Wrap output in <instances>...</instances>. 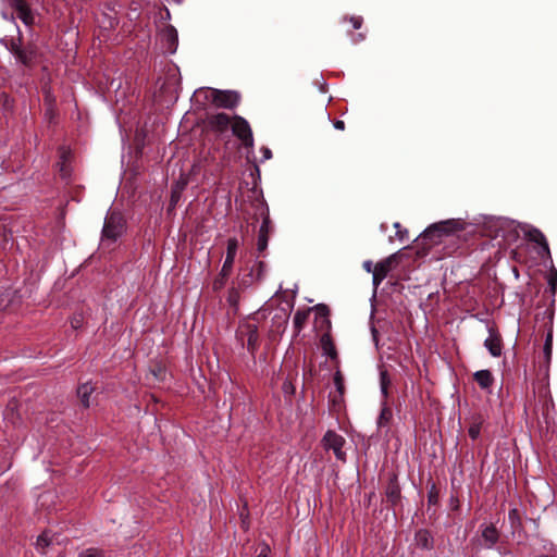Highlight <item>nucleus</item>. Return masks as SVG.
Wrapping results in <instances>:
<instances>
[{
    "label": "nucleus",
    "mask_w": 557,
    "mask_h": 557,
    "mask_svg": "<svg viewBox=\"0 0 557 557\" xmlns=\"http://www.w3.org/2000/svg\"><path fill=\"white\" fill-rule=\"evenodd\" d=\"M311 310L315 311V319L323 320V323H326V331L331 330V320H330V308L325 304H318Z\"/></svg>",
    "instance_id": "obj_26"
},
{
    "label": "nucleus",
    "mask_w": 557,
    "mask_h": 557,
    "mask_svg": "<svg viewBox=\"0 0 557 557\" xmlns=\"http://www.w3.org/2000/svg\"><path fill=\"white\" fill-rule=\"evenodd\" d=\"M376 334H377V331L375 329H372V335H373L374 339H376Z\"/></svg>",
    "instance_id": "obj_55"
},
{
    "label": "nucleus",
    "mask_w": 557,
    "mask_h": 557,
    "mask_svg": "<svg viewBox=\"0 0 557 557\" xmlns=\"http://www.w3.org/2000/svg\"><path fill=\"white\" fill-rule=\"evenodd\" d=\"M240 299L239 290L235 287L228 289L227 302L231 307L237 308Z\"/></svg>",
    "instance_id": "obj_34"
},
{
    "label": "nucleus",
    "mask_w": 557,
    "mask_h": 557,
    "mask_svg": "<svg viewBox=\"0 0 557 557\" xmlns=\"http://www.w3.org/2000/svg\"><path fill=\"white\" fill-rule=\"evenodd\" d=\"M552 350H553V330L552 327L548 330L544 343L543 352L546 359V362L550 361L552 358Z\"/></svg>",
    "instance_id": "obj_33"
},
{
    "label": "nucleus",
    "mask_w": 557,
    "mask_h": 557,
    "mask_svg": "<svg viewBox=\"0 0 557 557\" xmlns=\"http://www.w3.org/2000/svg\"><path fill=\"white\" fill-rule=\"evenodd\" d=\"M17 17L25 24L32 25L34 16L24 0H17L15 4Z\"/></svg>",
    "instance_id": "obj_19"
},
{
    "label": "nucleus",
    "mask_w": 557,
    "mask_h": 557,
    "mask_svg": "<svg viewBox=\"0 0 557 557\" xmlns=\"http://www.w3.org/2000/svg\"><path fill=\"white\" fill-rule=\"evenodd\" d=\"M469 225V223L461 219H449L433 223L416 239L417 246L423 250H429L433 246L441 244L445 237L466 231Z\"/></svg>",
    "instance_id": "obj_1"
},
{
    "label": "nucleus",
    "mask_w": 557,
    "mask_h": 557,
    "mask_svg": "<svg viewBox=\"0 0 557 557\" xmlns=\"http://www.w3.org/2000/svg\"><path fill=\"white\" fill-rule=\"evenodd\" d=\"M385 497L386 502L391 504V506L395 507L400 503L401 499V493H400V486L398 483V474L393 472L389 475L387 485L385 487Z\"/></svg>",
    "instance_id": "obj_8"
},
{
    "label": "nucleus",
    "mask_w": 557,
    "mask_h": 557,
    "mask_svg": "<svg viewBox=\"0 0 557 557\" xmlns=\"http://www.w3.org/2000/svg\"><path fill=\"white\" fill-rule=\"evenodd\" d=\"M78 323H79V320L74 319V320L72 321V326L76 329V327H77V325H78Z\"/></svg>",
    "instance_id": "obj_53"
},
{
    "label": "nucleus",
    "mask_w": 557,
    "mask_h": 557,
    "mask_svg": "<svg viewBox=\"0 0 557 557\" xmlns=\"http://www.w3.org/2000/svg\"><path fill=\"white\" fill-rule=\"evenodd\" d=\"M320 329H324L326 331V323H323V320L320 322Z\"/></svg>",
    "instance_id": "obj_54"
},
{
    "label": "nucleus",
    "mask_w": 557,
    "mask_h": 557,
    "mask_svg": "<svg viewBox=\"0 0 557 557\" xmlns=\"http://www.w3.org/2000/svg\"><path fill=\"white\" fill-rule=\"evenodd\" d=\"M320 346L323 354L326 355L331 360L335 361L337 368L339 363L338 354L330 331H326L324 334H322L320 338Z\"/></svg>",
    "instance_id": "obj_12"
},
{
    "label": "nucleus",
    "mask_w": 557,
    "mask_h": 557,
    "mask_svg": "<svg viewBox=\"0 0 557 557\" xmlns=\"http://www.w3.org/2000/svg\"><path fill=\"white\" fill-rule=\"evenodd\" d=\"M493 223V225L497 228H503L507 223L508 221L505 220V219H502V218H498V219H495L493 221H491Z\"/></svg>",
    "instance_id": "obj_47"
},
{
    "label": "nucleus",
    "mask_w": 557,
    "mask_h": 557,
    "mask_svg": "<svg viewBox=\"0 0 557 557\" xmlns=\"http://www.w3.org/2000/svg\"><path fill=\"white\" fill-rule=\"evenodd\" d=\"M163 40L166 44L169 52L174 53L178 44L177 30L173 26H168L163 32Z\"/></svg>",
    "instance_id": "obj_18"
},
{
    "label": "nucleus",
    "mask_w": 557,
    "mask_h": 557,
    "mask_svg": "<svg viewBox=\"0 0 557 557\" xmlns=\"http://www.w3.org/2000/svg\"><path fill=\"white\" fill-rule=\"evenodd\" d=\"M210 128L218 133L225 132L231 123V117L226 113H216L208 119Z\"/></svg>",
    "instance_id": "obj_14"
},
{
    "label": "nucleus",
    "mask_w": 557,
    "mask_h": 557,
    "mask_svg": "<svg viewBox=\"0 0 557 557\" xmlns=\"http://www.w3.org/2000/svg\"><path fill=\"white\" fill-rule=\"evenodd\" d=\"M236 336L242 342L244 341V338H247V350L251 355H255L260 345L258 325L249 321L242 322L236 332Z\"/></svg>",
    "instance_id": "obj_4"
},
{
    "label": "nucleus",
    "mask_w": 557,
    "mask_h": 557,
    "mask_svg": "<svg viewBox=\"0 0 557 557\" xmlns=\"http://www.w3.org/2000/svg\"><path fill=\"white\" fill-rule=\"evenodd\" d=\"M231 126L233 135L236 136L245 147H253L252 131L249 123L244 117L239 115L234 116Z\"/></svg>",
    "instance_id": "obj_5"
},
{
    "label": "nucleus",
    "mask_w": 557,
    "mask_h": 557,
    "mask_svg": "<svg viewBox=\"0 0 557 557\" xmlns=\"http://www.w3.org/2000/svg\"><path fill=\"white\" fill-rule=\"evenodd\" d=\"M364 38H366V36L363 34L359 33L357 35H354L352 41L357 44V42L362 41Z\"/></svg>",
    "instance_id": "obj_51"
},
{
    "label": "nucleus",
    "mask_w": 557,
    "mask_h": 557,
    "mask_svg": "<svg viewBox=\"0 0 557 557\" xmlns=\"http://www.w3.org/2000/svg\"><path fill=\"white\" fill-rule=\"evenodd\" d=\"M333 382L335 385V393L344 394L345 395V383H344V376L339 368H336V371L334 372Z\"/></svg>",
    "instance_id": "obj_32"
},
{
    "label": "nucleus",
    "mask_w": 557,
    "mask_h": 557,
    "mask_svg": "<svg viewBox=\"0 0 557 557\" xmlns=\"http://www.w3.org/2000/svg\"><path fill=\"white\" fill-rule=\"evenodd\" d=\"M9 49H10V51H11L14 55H16V54H17V52H18V50L23 49V47L21 46L20 41H18V42H16V41L12 40V42H11V45H10V48H9Z\"/></svg>",
    "instance_id": "obj_46"
},
{
    "label": "nucleus",
    "mask_w": 557,
    "mask_h": 557,
    "mask_svg": "<svg viewBox=\"0 0 557 557\" xmlns=\"http://www.w3.org/2000/svg\"><path fill=\"white\" fill-rule=\"evenodd\" d=\"M239 247V242L236 237H231L227 239V247H226V257L224 260V263L222 265V269L232 272L233 265L235 261V257L237 253V249Z\"/></svg>",
    "instance_id": "obj_15"
},
{
    "label": "nucleus",
    "mask_w": 557,
    "mask_h": 557,
    "mask_svg": "<svg viewBox=\"0 0 557 557\" xmlns=\"http://www.w3.org/2000/svg\"><path fill=\"white\" fill-rule=\"evenodd\" d=\"M525 238L532 243H535L540 246V251L539 253L544 256V255H547V256H550V250H549V246H548V242L545 237V235L543 234V232L536 227H530L527 232H525Z\"/></svg>",
    "instance_id": "obj_9"
},
{
    "label": "nucleus",
    "mask_w": 557,
    "mask_h": 557,
    "mask_svg": "<svg viewBox=\"0 0 557 557\" xmlns=\"http://www.w3.org/2000/svg\"><path fill=\"white\" fill-rule=\"evenodd\" d=\"M51 544V537L49 536V532L48 531H44L38 537H37V541H36V547L38 549H45L46 547H48L49 545Z\"/></svg>",
    "instance_id": "obj_35"
},
{
    "label": "nucleus",
    "mask_w": 557,
    "mask_h": 557,
    "mask_svg": "<svg viewBox=\"0 0 557 557\" xmlns=\"http://www.w3.org/2000/svg\"><path fill=\"white\" fill-rule=\"evenodd\" d=\"M231 273L232 272H230V271L221 269L220 273L218 274V276L214 278V281L212 283V289L214 292L221 290L225 286V284L227 282V278L231 275Z\"/></svg>",
    "instance_id": "obj_28"
},
{
    "label": "nucleus",
    "mask_w": 557,
    "mask_h": 557,
    "mask_svg": "<svg viewBox=\"0 0 557 557\" xmlns=\"http://www.w3.org/2000/svg\"><path fill=\"white\" fill-rule=\"evenodd\" d=\"M253 282V269L247 274H244L242 277L238 278V286L240 288H247L250 286Z\"/></svg>",
    "instance_id": "obj_37"
},
{
    "label": "nucleus",
    "mask_w": 557,
    "mask_h": 557,
    "mask_svg": "<svg viewBox=\"0 0 557 557\" xmlns=\"http://www.w3.org/2000/svg\"><path fill=\"white\" fill-rule=\"evenodd\" d=\"M391 379L386 370L380 372V387H389Z\"/></svg>",
    "instance_id": "obj_39"
},
{
    "label": "nucleus",
    "mask_w": 557,
    "mask_h": 557,
    "mask_svg": "<svg viewBox=\"0 0 557 557\" xmlns=\"http://www.w3.org/2000/svg\"><path fill=\"white\" fill-rule=\"evenodd\" d=\"M546 278H547L549 292L552 294V306H553L555 302V295L557 292V270L555 267H552Z\"/></svg>",
    "instance_id": "obj_27"
},
{
    "label": "nucleus",
    "mask_w": 557,
    "mask_h": 557,
    "mask_svg": "<svg viewBox=\"0 0 557 557\" xmlns=\"http://www.w3.org/2000/svg\"><path fill=\"white\" fill-rule=\"evenodd\" d=\"M166 379V368L162 363H154L149 369L147 380L150 382H164Z\"/></svg>",
    "instance_id": "obj_21"
},
{
    "label": "nucleus",
    "mask_w": 557,
    "mask_h": 557,
    "mask_svg": "<svg viewBox=\"0 0 557 557\" xmlns=\"http://www.w3.org/2000/svg\"><path fill=\"white\" fill-rule=\"evenodd\" d=\"M484 346L493 357H499L502 355V337L493 326L488 327V337L484 341Z\"/></svg>",
    "instance_id": "obj_10"
},
{
    "label": "nucleus",
    "mask_w": 557,
    "mask_h": 557,
    "mask_svg": "<svg viewBox=\"0 0 557 557\" xmlns=\"http://www.w3.org/2000/svg\"><path fill=\"white\" fill-rule=\"evenodd\" d=\"M283 388L285 392H287V389H289V386H287V383H284Z\"/></svg>",
    "instance_id": "obj_57"
},
{
    "label": "nucleus",
    "mask_w": 557,
    "mask_h": 557,
    "mask_svg": "<svg viewBox=\"0 0 557 557\" xmlns=\"http://www.w3.org/2000/svg\"><path fill=\"white\" fill-rule=\"evenodd\" d=\"M553 315H554V312H553V311H550V312H549V322H550V323L553 322Z\"/></svg>",
    "instance_id": "obj_56"
},
{
    "label": "nucleus",
    "mask_w": 557,
    "mask_h": 557,
    "mask_svg": "<svg viewBox=\"0 0 557 557\" xmlns=\"http://www.w3.org/2000/svg\"><path fill=\"white\" fill-rule=\"evenodd\" d=\"M196 95H203L205 100L211 101L218 108L234 109L240 101V95L235 90H220L213 88L199 89Z\"/></svg>",
    "instance_id": "obj_2"
},
{
    "label": "nucleus",
    "mask_w": 557,
    "mask_h": 557,
    "mask_svg": "<svg viewBox=\"0 0 557 557\" xmlns=\"http://www.w3.org/2000/svg\"><path fill=\"white\" fill-rule=\"evenodd\" d=\"M397 261V255L393 253L388 256L387 258L381 260L374 265V271H376L379 274L383 275L384 277L387 276V274L393 269L394 264Z\"/></svg>",
    "instance_id": "obj_20"
},
{
    "label": "nucleus",
    "mask_w": 557,
    "mask_h": 557,
    "mask_svg": "<svg viewBox=\"0 0 557 557\" xmlns=\"http://www.w3.org/2000/svg\"><path fill=\"white\" fill-rule=\"evenodd\" d=\"M440 493L434 483H432L431 487L428 491V503L429 505H436L438 503Z\"/></svg>",
    "instance_id": "obj_36"
},
{
    "label": "nucleus",
    "mask_w": 557,
    "mask_h": 557,
    "mask_svg": "<svg viewBox=\"0 0 557 557\" xmlns=\"http://www.w3.org/2000/svg\"><path fill=\"white\" fill-rule=\"evenodd\" d=\"M380 388H381V394L384 397V401H386V398L388 397V388L389 387H380Z\"/></svg>",
    "instance_id": "obj_52"
},
{
    "label": "nucleus",
    "mask_w": 557,
    "mask_h": 557,
    "mask_svg": "<svg viewBox=\"0 0 557 557\" xmlns=\"http://www.w3.org/2000/svg\"><path fill=\"white\" fill-rule=\"evenodd\" d=\"M344 394L331 392L329 394V403L331 406V409L334 411H339L343 408L344 405Z\"/></svg>",
    "instance_id": "obj_29"
},
{
    "label": "nucleus",
    "mask_w": 557,
    "mask_h": 557,
    "mask_svg": "<svg viewBox=\"0 0 557 557\" xmlns=\"http://www.w3.org/2000/svg\"><path fill=\"white\" fill-rule=\"evenodd\" d=\"M125 232V221L121 213L109 212L104 219L102 240L115 242Z\"/></svg>",
    "instance_id": "obj_3"
},
{
    "label": "nucleus",
    "mask_w": 557,
    "mask_h": 557,
    "mask_svg": "<svg viewBox=\"0 0 557 557\" xmlns=\"http://www.w3.org/2000/svg\"><path fill=\"white\" fill-rule=\"evenodd\" d=\"M261 152H262V161H265V160H269L272 158V151L270 148L262 147Z\"/></svg>",
    "instance_id": "obj_48"
},
{
    "label": "nucleus",
    "mask_w": 557,
    "mask_h": 557,
    "mask_svg": "<svg viewBox=\"0 0 557 557\" xmlns=\"http://www.w3.org/2000/svg\"><path fill=\"white\" fill-rule=\"evenodd\" d=\"M393 419V410L386 401L382 403L381 411L376 420L377 428H386Z\"/></svg>",
    "instance_id": "obj_22"
},
{
    "label": "nucleus",
    "mask_w": 557,
    "mask_h": 557,
    "mask_svg": "<svg viewBox=\"0 0 557 557\" xmlns=\"http://www.w3.org/2000/svg\"><path fill=\"white\" fill-rule=\"evenodd\" d=\"M95 388L90 383H84L77 388V396L85 408L90 406V396L94 393Z\"/></svg>",
    "instance_id": "obj_24"
},
{
    "label": "nucleus",
    "mask_w": 557,
    "mask_h": 557,
    "mask_svg": "<svg viewBox=\"0 0 557 557\" xmlns=\"http://www.w3.org/2000/svg\"><path fill=\"white\" fill-rule=\"evenodd\" d=\"M260 215L262 218V223L260 225L258 233L257 250L259 252H263L268 247L269 236L273 231V225L270 219L268 207L261 209Z\"/></svg>",
    "instance_id": "obj_7"
},
{
    "label": "nucleus",
    "mask_w": 557,
    "mask_h": 557,
    "mask_svg": "<svg viewBox=\"0 0 557 557\" xmlns=\"http://www.w3.org/2000/svg\"><path fill=\"white\" fill-rule=\"evenodd\" d=\"M333 126L338 129V131H344L345 129V122L342 121V120H335L333 122Z\"/></svg>",
    "instance_id": "obj_50"
},
{
    "label": "nucleus",
    "mask_w": 557,
    "mask_h": 557,
    "mask_svg": "<svg viewBox=\"0 0 557 557\" xmlns=\"http://www.w3.org/2000/svg\"><path fill=\"white\" fill-rule=\"evenodd\" d=\"M348 20L355 29H359L362 26V16H350Z\"/></svg>",
    "instance_id": "obj_43"
},
{
    "label": "nucleus",
    "mask_w": 557,
    "mask_h": 557,
    "mask_svg": "<svg viewBox=\"0 0 557 557\" xmlns=\"http://www.w3.org/2000/svg\"><path fill=\"white\" fill-rule=\"evenodd\" d=\"M15 58L23 65L30 66L36 58L35 49L33 47H23V49L18 50Z\"/></svg>",
    "instance_id": "obj_23"
},
{
    "label": "nucleus",
    "mask_w": 557,
    "mask_h": 557,
    "mask_svg": "<svg viewBox=\"0 0 557 557\" xmlns=\"http://www.w3.org/2000/svg\"><path fill=\"white\" fill-rule=\"evenodd\" d=\"M310 311H311V308H308L306 310H297L296 311L294 319H293L295 335H298L301 332V330L304 329V326L308 320Z\"/></svg>",
    "instance_id": "obj_25"
},
{
    "label": "nucleus",
    "mask_w": 557,
    "mask_h": 557,
    "mask_svg": "<svg viewBox=\"0 0 557 557\" xmlns=\"http://www.w3.org/2000/svg\"><path fill=\"white\" fill-rule=\"evenodd\" d=\"M482 423H483V420H482L481 416H478L472 419V422L470 423V426L468 429V434L473 441L480 436Z\"/></svg>",
    "instance_id": "obj_31"
},
{
    "label": "nucleus",
    "mask_w": 557,
    "mask_h": 557,
    "mask_svg": "<svg viewBox=\"0 0 557 557\" xmlns=\"http://www.w3.org/2000/svg\"><path fill=\"white\" fill-rule=\"evenodd\" d=\"M288 320H289V311L282 308L272 318L271 331L278 335H282L287 327Z\"/></svg>",
    "instance_id": "obj_13"
},
{
    "label": "nucleus",
    "mask_w": 557,
    "mask_h": 557,
    "mask_svg": "<svg viewBox=\"0 0 557 557\" xmlns=\"http://www.w3.org/2000/svg\"><path fill=\"white\" fill-rule=\"evenodd\" d=\"M508 520L512 531H517L522 527L520 511L517 508H511L508 512Z\"/></svg>",
    "instance_id": "obj_30"
},
{
    "label": "nucleus",
    "mask_w": 557,
    "mask_h": 557,
    "mask_svg": "<svg viewBox=\"0 0 557 557\" xmlns=\"http://www.w3.org/2000/svg\"><path fill=\"white\" fill-rule=\"evenodd\" d=\"M265 263L263 261H258L257 262V273H256V280L257 281H260L262 280L263 275H264V272H265Z\"/></svg>",
    "instance_id": "obj_41"
},
{
    "label": "nucleus",
    "mask_w": 557,
    "mask_h": 557,
    "mask_svg": "<svg viewBox=\"0 0 557 557\" xmlns=\"http://www.w3.org/2000/svg\"><path fill=\"white\" fill-rule=\"evenodd\" d=\"M345 443V438L332 430H329L322 438L323 447L326 450H333L336 459L341 461H346V454L343 450Z\"/></svg>",
    "instance_id": "obj_6"
},
{
    "label": "nucleus",
    "mask_w": 557,
    "mask_h": 557,
    "mask_svg": "<svg viewBox=\"0 0 557 557\" xmlns=\"http://www.w3.org/2000/svg\"><path fill=\"white\" fill-rule=\"evenodd\" d=\"M473 380L484 391H488L495 381L490 370H479L474 372Z\"/></svg>",
    "instance_id": "obj_16"
},
{
    "label": "nucleus",
    "mask_w": 557,
    "mask_h": 557,
    "mask_svg": "<svg viewBox=\"0 0 557 557\" xmlns=\"http://www.w3.org/2000/svg\"><path fill=\"white\" fill-rule=\"evenodd\" d=\"M10 299L9 295L2 294L0 295V311L4 310L9 306Z\"/></svg>",
    "instance_id": "obj_45"
},
{
    "label": "nucleus",
    "mask_w": 557,
    "mask_h": 557,
    "mask_svg": "<svg viewBox=\"0 0 557 557\" xmlns=\"http://www.w3.org/2000/svg\"><path fill=\"white\" fill-rule=\"evenodd\" d=\"M481 536L485 548H493L499 541L500 534L493 524H481Z\"/></svg>",
    "instance_id": "obj_11"
},
{
    "label": "nucleus",
    "mask_w": 557,
    "mask_h": 557,
    "mask_svg": "<svg viewBox=\"0 0 557 557\" xmlns=\"http://www.w3.org/2000/svg\"><path fill=\"white\" fill-rule=\"evenodd\" d=\"M79 557H103L102 552L96 548H88L79 554Z\"/></svg>",
    "instance_id": "obj_40"
},
{
    "label": "nucleus",
    "mask_w": 557,
    "mask_h": 557,
    "mask_svg": "<svg viewBox=\"0 0 557 557\" xmlns=\"http://www.w3.org/2000/svg\"><path fill=\"white\" fill-rule=\"evenodd\" d=\"M416 543L418 547L422 549H432L434 547V539L430 531L425 529H420L416 532L414 535Z\"/></svg>",
    "instance_id": "obj_17"
},
{
    "label": "nucleus",
    "mask_w": 557,
    "mask_h": 557,
    "mask_svg": "<svg viewBox=\"0 0 557 557\" xmlns=\"http://www.w3.org/2000/svg\"><path fill=\"white\" fill-rule=\"evenodd\" d=\"M363 269L368 272V273H372L373 270H374V267H373V263L371 260H366L362 264Z\"/></svg>",
    "instance_id": "obj_49"
},
{
    "label": "nucleus",
    "mask_w": 557,
    "mask_h": 557,
    "mask_svg": "<svg viewBox=\"0 0 557 557\" xmlns=\"http://www.w3.org/2000/svg\"><path fill=\"white\" fill-rule=\"evenodd\" d=\"M270 547L267 544H262L255 557H270Z\"/></svg>",
    "instance_id": "obj_42"
},
{
    "label": "nucleus",
    "mask_w": 557,
    "mask_h": 557,
    "mask_svg": "<svg viewBox=\"0 0 557 557\" xmlns=\"http://www.w3.org/2000/svg\"><path fill=\"white\" fill-rule=\"evenodd\" d=\"M394 227L396 228V236L399 240L408 239V231L403 228L399 222L394 223Z\"/></svg>",
    "instance_id": "obj_38"
},
{
    "label": "nucleus",
    "mask_w": 557,
    "mask_h": 557,
    "mask_svg": "<svg viewBox=\"0 0 557 557\" xmlns=\"http://www.w3.org/2000/svg\"><path fill=\"white\" fill-rule=\"evenodd\" d=\"M384 276L379 274L376 271L373 270L372 272V283L375 288L379 287V285L384 281Z\"/></svg>",
    "instance_id": "obj_44"
}]
</instances>
